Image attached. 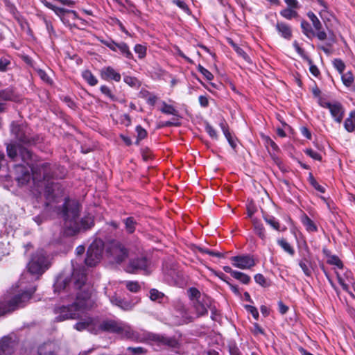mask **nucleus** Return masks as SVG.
<instances>
[{"label": "nucleus", "instance_id": "f257e3e1", "mask_svg": "<svg viewBox=\"0 0 355 355\" xmlns=\"http://www.w3.org/2000/svg\"><path fill=\"white\" fill-rule=\"evenodd\" d=\"M74 288L76 291L75 301L71 304L55 306V320L62 322L69 319L78 318L84 311L94 306L95 302L92 298V289L86 284L87 277L84 272H75L73 276Z\"/></svg>", "mask_w": 355, "mask_h": 355}, {"label": "nucleus", "instance_id": "f03ea898", "mask_svg": "<svg viewBox=\"0 0 355 355\" xmlns=\"http://www.w3.org/2000/svg\"><path fill=\"white\" fill-rule=\"evenodd\" d=\"M19 155L21 159L31 168L33 180L38 184H40L38 187L44 186V196L48 200L47 205L52 202H58L59 198L63 196L64 191L59 183L49 182L50 179L54 177L51 165L45 162L32 163L33 159L32 153L22 146L19 149Z\"/></svg>", "mask_w": 355, "mask_h": 355}, {"label": "nucleus", "instance_id": "7ed1b4c3", "mask_svg": "<svg viewBox=\"0 0 355 355\" xmlns=\"http://www.w3.org/2000/svg\"><path fill=\"white\" fill-rule=\"evenodd\" d=\"M80 212V204L76 200L65 199L63 204L62 215L64 220V232L67 236H73L81 229L87 230L94 225V220L91 216L83 218L78 221Z\"/></svg>", "mask_w": 355, "mask_h": 355}, {"label": "nucleus", "instance_id": "20e7f679", "mask_svg": "<svg viewBox=\"0 0 355 355\" xmlns=\"http://www.w3.org/2000/svg\"><path fill=\"white\" fill-rule=\"evenodd\" d=\"M35 291V288H31L21 294L12 297L6 302L0 303V315L10 313L15 310L24 307L26 302L31 299V295Z\"/></svg>", "mask_w": 355, "mask_h": 355}, {"label": "nucleus", "instance_id": "39448f33", "mask_svg": "<svg viewBox=\"0 0 355 355\" xmlns=\"http://www.w3.org/2000/svg\"><path fill=\"white\" fill-rule=\"evenodd\" d=\"M99 329L103 331L109 333L118 334L127 338H133L134 331L128 324L114 320H104L98 327Z\"/></svg>", "mask_w": 355, "mask_h": 355}, {"label": "nucleus", "instance_id": "423d86ee", "mask_svg": "<svg viewBox=\"0 0 355 355\" xmlns=\"http://www.w3.org/2000/svg\"><path fill=\"white\" fill-rule=\"evenodd\" d=\"M49 268V261L43 250L37 251L28 264V271L33 275H41Z\"/></svg>", "mask_w": 355, "mask_h": 355}, {"label": "nucleus", "instance_id": "0eeeda50", "mask_svg": "<svg viewBox=\"0 0 355 355\" xmlns=\"http://www.w3.org/2000/svg\"><path fill=\"white\" fill-rule=\"evenodd\" d=\"M103 242L100 239L94 241L87 252V257L85 259V263L89 266H94L98 263L102 258L103 252Z\"/></svg>", "mask_w": 355, "mask_h": 355}, {"label": "nucleus", "instance_id": "6e6552de", "mask_svg": "<svg viewBox=\"0 0 355 355\" xmlns=\"http://www.w3.org/2000/svg\"><path fill=\"white\" fill-rule=\"evenodd\" d=\"M107 254L110 261L116 263H121L128 255L127 249L118 241L110 243L107 248Z\"/></svg>", "mask_w": 355, "mask_h": 355}, {"label": "nucleus", "instance_id": "1a4fd4ad", "mask_svg": "<svg viewBox=\"0 0 355 355\" xmlns=\"http://www.w3.org/2000/svg\"><path fill=\"white\" fill-rule=\"evenodd\" d=\"M234 266L241 269H249L255 265V261L251 255L234 256L231 258Z\"/></svg>", "mask_w": 355, "mask_h": 355}, {"label": "nucleus", "instance_id": "9d476101", "mask_svg": "<svg viewBox=\"0 0 355 355\" xmlns=\"http://www.w3.org/2000/svg\"><path fill=\"white\" fill-rule=\"evenodd\" d=\"M15 179L19 186H24L30 181L31 173L24 165H16L15 166Z\"/></svg>", "mask_w": 355, "mask_h": 355}, {"label": "nucleus", "instance_id": "9b49d317", "mask_svg": "<svg viewBox=\"0 0 355 355\" xmlns=\"http://www.w3.org/2000/svg\"><path fill=\"white\" fill-rule=\"evenodd\" d=\"M211 300L207 295L202 297V299L198 300L193 302V306L198 316H202L207 314V309L210 306Z\"/></svg>", "mask_w": 355, "mask_h": 355}, {"label": "nucleus", "instance_id": "f8f14e48", "mask_svg": "<svg viewBox=\"0 0 355 355\" xmlns=\"http://www.w3.org/2000/svg\"><path fill=\"white\" fill-rule=\"evenodd\" d=\"M59 345L55 342H48L40 345L37 349L38 355H58Z\"/></svg>", "mask_w": 355, "mask_h": 355}, {"label": "nucleus", "instance_id": "ddd939ff", "mask_svg": "<svg viewBox=\"0 0 355 355\" xmlns=\"http://www.w3.org/2000/svg\"><path fill=\"white\" fill-rule=\"evenodd\" d=\"M148 266V261L146 257H140L130 260L126 268L128 272L133 273L139 270H146Z\"/></svg>", "mask_w": 355, "mask_h": 355}, {"label": "nucleus", "instance_id": "4468645a", "mask_svg": "<svg viewBox=\"0 0 355 355\" xmlns=\"http://www.w3.org/2000/svg\"><path fill=\"white\" fill-rule=\"evenodd\" d=\"M149 338L159 345H166L171 347H177L179 345L178 341L174 337H167L159 334H150Z\"/></svg>", "mask_w": 355, "mask_h": 355}, {"label": "nucleus", "instance_id": "2eb2a0df", "mask_svg": "<svg viewBox=\"0 0 355 355\" xmlns=\"http://www.w3.org/2000/svg\"><path fill=\"white\" fill-rule=\"evenodd\" d=\"M15 345V342L10 338L3 337L0 340V355H11Z\"/></svg>", "mask_w": 355, "mask_h": 355}, {"label": "nucleus", "instance_id": "dca6fc26", "mask_svg": "<svg viewBox=\"0 0 355 355\" xmlns=\"http://www.w3.org/2000/svg\"><path fill=\"white\" fill-rule=\"evenodd\" d=\"M101 76L105 80H114L119 82L121 80V74L114 70L112 67H106L101 69Z\"/></svg>", "mask_w": 355, "mask_h": 355}, {"label": "nucleus", "instance_id": "f3484780", "mask_svg": "<svg viewBox=\"0 0 355 355\" xmlns=\"http://www.w3.org/2000/svg\"><path fill=\"white\" fill-rule=\"evenodd\" d=\"M329 111L335 121L340 123L343 118L344 110L340 103H335L331 106Z\"/></svg>", "mask_w": 355, "mask_h": 355}, {"label": "nucleus", "instance_id": "a211bd4d", "mask_svg": "<svg viewBox=\"0 0 355 355\" xmlns=\"http://www.w3.org/2000/svg\"><path fill=\"white\" fill-rule=\"evenodd\" d=\"M275 27L282 37L286 40H291L292 37V31L288 24L284 22H277Z\"/></svg>", "mask_w": 355, "mask_h": 355}, {"label": "nucleus", "instance_id": "6ab92c4d", "mask_svg": "<svg viewBox=\"0 0 355 355\" xmlns=\"http://www.w3.org/2000/svg\"><path fill=\"white\" fill-rule=\"evenodd\" d=\"M252 224L254 233L265 242L267 239V234L263 224L257 219H252Z\"/></svg>", "mask_w": 355, "mask_h": 355}, {"label": "nucleus", "instance_id": "aec40b11", "mask_svg": "<svg viewBox=\"0 0 355 355\" xmlns=\"http://www.w3.org/2000/svg\"><path fill=\"white\" fill-rule=\"evenodd\" d=\"M110 302L113 305L116 306L124 311H130L132 309V305L130 302L125 301L116 295L110 297Z\"/></svg>", "mask_w": 355, "mask_h": 355}, {"label": "nucleus", "instance_id": "412c9836", "mask_svg": "<svg viewBox=\"0 0 355 355\" xmlns=\"http://www.w3.org/2000/svg\"><path fill=\"white\" fill-rule=\"evenodd\" d=\"M263 218L266 223L274 230L277 231H284L286 230L285 227L282 228L279 220L275 217L264 214Z\"/></svg>", "mask_w": 355, "mask_h": 355}, {"label": "nucleus", "instance_id": "4be33fe9", "mask_svg": "<svg viewBox=\"0 0 355 355\" xmlns=\"http://www.w3.org/2000/svg\"><path fill=\"white\" fill-rule=\"evenodd\" d=\"M344 127L349 132H355V111L351 112L345 120Z\"/></svg>", "mask_w": 355, "mask_h": 355}, {"label": "nucleus", "instance_id": "5701e85b", "mask_svg": "<svg viewBox=\"0 0 355 355\" xmlns=\"http://www.w3.org/2000/svg\"><path fill=\"white\" fill-rule=\"evenodd\" d=\"M53 11L58 16L60 17V18L61 19V20L63 22H64V15L66 13L71 14L72 15L73 19L78 18L77 12L74 10H67V9H64L62 8H59V7L55 6V8L53 9Z\"/></svg>", "mask_w": 355, "mask_h": 355}, {"label": "nucleus", "instance_id": "b1692460", "mask_svg": "<svg viewBox=\"0 0 355 355\" xmlns=\"http://www.w3.org/2000/svg\"><path fill=\"white\" fill-rule=\"evenodd\" d=\"M301 220L308 232H313L318 230L317 226L314 222L307 215L304 214L302 216Z\"/></svg>", "mask_w": 355, "mask_h": 355}, {"label": "nucleus", "instance_id": "393cba45", "mask_svg": "<svg viewBox=\"0 0 355 355\" xmlns=\"http://www.w3.org/2000/svg\"><path fill=\"white\" fill-rule=\"evenodd\" d=\"M94 324V320L92 318H87L84 321H80L75 324L74 328L79 331H82L85 329H88L92 331L90 327Z\"/></svg>", "mask_w": 355, "mask_h": 355}, {"label": "nucleus", "instance_id": "a878e982", "mask_svg": "<svg viewBox=\"0 0 355 355\" xmlns=\"http://www.w3.org/2000/svg\"><path fill=\"white\" fill-rule=\"evenodd\" d=\"M21 146L16 145L13 144H8L6 146V151L8 156L14 160L19 154V149H21Z\"/></svg>", "mask_w": 355, "mask_h": 355}, {"label": "nucleus", "instance_id": "bb28decb", "mask_svg": "<svg viewBox=\"0 0 355 355\" xmlns=\"http://www.w3.org/2000/svg\"><path fill=\"white\" fill-rule=\"evenodd\" d=\"M188 295L189 299L192 301V303L194 301H197L198 300H200L202 297L207 296L205 294H201L200 292L194 287L190 288L188 291Z\"/></svg>", "mask_w": 355, "mask_h": 355}, {"label": "nucleus", "instance_id": "cd10ccee", "mask_svg": "<svg viewBox=\"0 0 355 355\" xmlns=\"http://www.w3.org/2000/svg\"><path fill=\"white\" fill-rule=\"evenodd\" d=\"M82 76L87 83L91 86H95L98 83L97 78L92 74L89 70H85Z\"/></svg>", "mask_w": 355, "mask_h": 355}, {"label": "nucleus", "instance_id": "c85d7f7f", "mask_svg": "<svg viewBox=\"0 0 355 355\" xmlns=\"http://www.w3.org/2000/svg\"><path fill=\"white\" fill-rule=\"evenodd\" d=\"M277 243L279 245V246L289 255L293 256L295 254V250L290 245L288 242L284 239H280L277 241Z\"/></svg>", "mask_w": 355, "mask_h": 355}, {"label": "nucleus", "instance_id": "c756f323", "mask_svg": "<svg viewBox=\"0 0 355 355\" xmlns=\"http://www.w3.org/2000/svg\"><path fill=\"white\" fill-rule=\"evenodd\" d=\"M228 44L232 46L234 50L236 52V53L242 57L245 60L249 59L247 53L240 47L232 39H227Z\"/></svg>", "mask_w": 355, "mask_h": 355}, {"label": "nucleus", "instance_id": "7c9ffc66", "mask_svg": "<svg viewBox=\"0 0 355 355\" xmlns=\"http://www.w3.org/2000/svg\"><path fill=\"white\" fill-rule=\"evenodd\" d=\"M117 49L119 50L121 53L123 54L126 58H128V59L133 58V55L131 53V51H130L128 46L125 43H124V42L119 43L118 46H117Z\"/></svg>", "mask_w": 355, "mask_h": 355}, {"label": "nucleus", "instance_id": "2f4dec72", "mask_svg": "<svg viewBox=\"0 0 355 355\" xmlns=\"http://www.w3.org/2000/svg\"><path fill=\"white\" fill-rule=\"evenodd\" d=\"M324 252L328 257L327 263L330 265H334L338 267V268L342 269L343 268V264L342 261L339 259V257L336 255H328L326 253V251L324 250Z\"/></svg>", "mask_w": 355, "mask_h": 355}, {"label": "nucleus", "instance_id": "473e14b6", "mask_svg": "<svg viewBox=\"0 0 355 355\" xmlns=\"http://www.w3.org/2000/svg\"><path fill=\"white\" fill-rule=\"evenodd\" d=\"M220 127L230 145L232 146V148H235L236 146V144L232 136L231 135V133L229 132L228 129L226 128L223 123H220Z\"/></svg>", "mask_w": 355, "mask_h": 355}, {"label": "nucleus", "instance_id": "72a5a7b5", "mask_svg": "<svg viewBox=\"0 0 355 355\" xmlns=\"http://www.w3.org/2000/svg\"><path fill=\"white\" fill-rule=\"evenodd\" d=\"M125 230L128 233H132L135 230V226L137 224L136 220L133 217H128L124 220Z\"/></svg>", "mask_w": 355, "mask_h": 355}, {"label": "nucleus", "instance_id": "f704fd0d", "mask_svg": "<svg viewBox=\"0 0 355 355\" xmlns=\"http://www.w3.org/2000/svg\"><path fill=\"white\" fill-rule=\"evenodd\" d=\"M301 28L302 29V32L304 35H306L308 37H311L315 36V32L312 30L310 24L306 21L303 20L301 22Z\"/></svg>", "mask_w": 355, "mask_h": 355}, {"label": "nucleus", "instance_id": "c9c22d12", "mask_svg": "<svg viewBox=\"0 0 355 355\" xmlns=\"http://www.w3.org/2000/svg\"><path fill=\"white\" fill-rule=\"evenodd\" d=\"M280 15L286 19H291L297 17L296 10L291 8H285L280 11Z\"/></svg>", "mask_w": 355, "mask_h": 355}, {"label": "nucleus", "instance_id": "e433bc0d", "mask_svg": "<svg viewBox=\"0 0 355 355\" xmlns=\"http://www.w3.org/2000/svg\"><path fill=\"white\" fill-rule=\"evenodd\" d=\"M307 16L311 21L312 24L316 31H320L322 29V24L320 21L313 12H309Z\"/></svg>", "mask_w": 355, "mask_h": 355}, {"label": "nucleus", "instance_id": "4c0bfd02", "mask_svg": "<svg viewBox=\"0 0 355 355\" xmlns=\"http://www.w3.org/2000/svg\"><path fill=\"white\" fill-rule=\"evenodd\" d=\"M233 277L244 284H248L251 279L249 275L239 271L234 272Z\"/></svg>", "mask_w": 355, "mask_h": 355}, {"label": "nucleus", "instance_id": "58836bf2", "mask_svg": "<svg viewBox=\"0 0 355 355\" xmlns=\"http://www.w3.org/2000/svg\"><path fill=\"white\" fill-rule=\"evenodd\" d=\"M342 81L346 87H350L354 80V76L351 71H348L345 73H342Z\"/></svg>", "mask_w": 355, "mask_h": 355}, {"label": "nucleus", "instance_id": "ea45409f", "mask_svg": "<svg viewBox=\"0 0 355 355\" xmlns=\"http://www.w3.org/2000/svg\"><path fill=\"white\" fill-rule=\"evenodd\" d=\"M150 298L153 301H158L161 302V300L164 298V295L163 293L159 291L157 289L153 288L150 291Z\"/></svg>", "mask_w": 355, "mask_h": 355}, {"label": "nucleus", "instance_id": "a19ab883", "mask_svg": "<svg viewBox=\"0 0 355 355\" xmlns=\"http://www.w3.org/2000/svg\"><path fill=\"white\" fill-rule=\"evenodd\" d=\"M161 112L166 114L178 115V111L173 107V106L168 105L166 103H163Z\"/></svg>", "mask_w": 355, "mask_h": 355}, {"label": "nucleus", "instance_id": "79ce46f5", "mask_svg": "<svg viewBox=\"0 0 355 355\" xmlns=\"http://www.w3.org/2000/svg\"><path fill=\"white\" fill-rule=\"evenodd\" d=\"M123 80L132 87H139L140 86L139 81L135 77L125 76L123 78Z\"/></svg>", "mask_w": 355, "mask_h": 355}, {"label": "nucleus", "instance_id": "37998d69", "mask_svg": "<svg viewBox=\"0 0 355 355\" xmlns=\"http://www.w3.org/2000/svg\"><path fill=\"white\" fill-rule=\"evenodd\" d=\"M14 94L12 90L5 89L0 92L1 101H12L13 100Z\"/></svg>", "mask_w": 355, "mask_h": 355}, {"label": "nucleus", "instance_id": "c03bdc74", "mask_svg": "<svg viewBox=\"0 0 355 355\" xmlns=\"http://www.w3.org/2000/svg\"><path fill=\"white\" fill-rule=\"evenodd\" d=\"M305 60L307 61L309 65V71L311 74L315 77H318L320 75V71L318 68L315 64H313V62L310 58L305 57Z\"/></svg>", "mask_w": 355, "mask_h": 355}, {"label": "nucleus", "instance_id": "a18cd8bd", "mask_svg": "<svg viewBox=\"0 0 355 355\" xmlns=\"http://www.w3.org/2000/svg\"><path fill=\"white\" fill-rule=\"evenodd\" d=\"M308 262L309 261L306 259H304L300 261L299 266L302 268L305 275L311 276V270L309 268L308 266Z\"/></svg>", "mask_w": 355, "mask_h": 355}, {"label": "nucleus", "instance_id": "49530a36", "mask_svg": "<svg viewBox=\"0 0 355 355\" xmlns=\"http://www.w3.org/2000/svg\"><path fill=\"white\" fill-rule=\"evenodd\" d=\"M125 286L128 291L133 293H137L141 288L137 282H126Z\"/></svg>", "mask_w": 355, "mask_h": 355}, {"label": "nucleus", "instance_id": "de8ad7c7", "mask_svg": "<svg viewBox=\"0 0 355 355\" xmlns=\"http://www.w3.org/2000/svg\"><path fill=\"white\" fill-rule=\"evenodd\" d=\"M134 50L140 59L144 58L146 55V47L141 44H136Z\"/></svg>", "mask_w": 355, "mask_h": 355}, {"label": "nucleus", "instance_id": "09e8293b", "mask_svg": "<svg viewBox=\"0 0 355 355\" xmlns=\"http://www.w3.org/2000/svg\"><path fill=\"white\" fill-rule=\"evenodd\" d=\"M333 65L340 74L343 73L345 69V64L340 59H334L333 61Z\"/></svg>", "mask_w": 355, "mask_h": 355}, {"label": "nucleus", "instance_id": "8fccbe9b", "mask_svg": "<svg viewBox=\"0 0 355 355\" xmlns=\"http://www.w3.org/2000/svg\"><path fill=\"white\" fill-rule=\"evenodd\" d=\"M309 183L318 191H320V193H324L325 191V189L323 187L320 186L318 182L316 181V180L314 178V177L310 174L309 177Z\"/></svg>", "mask_w": 355, "mask_h": 355}, {"label": "nucleus", "instance_id": "3c124183", "mask_svg": "<svg viewBox=\"0 0 355 355\" xmlns=\"http://www.w3.org/2000/svg\"><path fill=\"white\" fill-rule=\"evenodd\" d=\"M254 281L258 284L261 285L263 287H267L269 286V284L266 279L262 274H257L254 275Z\"/></svg>", "mask_w": 355, "mask_h": 355}, {"label": "nucleus", "instance_id": "603ef678", "mask_svg": "<svg viewBox=\"0 0 355 355\" xmlns=\"http://www.w3.org/2000/svg\"><path fill=\"white\" fill-rule=\"evenodd\" d=\"M136 132L137 135V144H139V141L144 139L147 135L146 130L143 128L141 125L136 127Z\"/></svg>", "mask_w": 355, "mask_h": 355}, {"label": "nucleus", "instance_id": "864d4df0", "mask_svg": "<svg viewBox=\"0 0 355 355\" xmlns=\"http://www.w3.org/2000/svg\"><path fill=\"white\" fill-rule=\"evenodd\" d=\"M304 152L307 155L315 160L320 161L322 159L321 155L311 148H307L304 150Z\"/></svg>", "mask_w": 355, "mask_h": 355}, {"label": "nucleus", "instance_id": "5fc2aeb1", "mask_svg": "<svg viewBox=\"0 0 355 355\" xmlns=\"http://www.w3.org/2000/svg\"><path fill=\"white\" fill-rule=\"evenodd\" d=\"M245 308L248 311H249L252 315L253 318L255 320L259 319V314L256 307L251 305H245Z\"/></svg>", "mask_w": 355, "mask_h": 355}, {"label": "nucleus", "instance_id": "6e6d98bb", "mask_svg": "<svg viewBox=\"0 0 355 355\" xmlns=\"http://www.w3.org/2000/svg\"><path fill=\"white\" fill-rule=\"evenodd\" d=\"M101 42L107 46L109 49H110L113 51H117V46L119 43H116L115 42L112 40H102Z\"/></svg>", "mask_w": 355, "mask_h": 355}, {"label": "nucleus", "instance_id": "4d7b16f0", "mask_svg": "<svg viewBox=\"0 0 355 355\" xmlns=\"http://www.w3.org/2000/svg\"><path fill=\"white\" fill-rule=\"evenodd\" d=\"M205 130L212 139H217L218 135L216 131L211 125L207 123L205 126Z\"/></svg>", "mask_w": 355, "mask_h": 355}, {"label": "nucleus", "instance_id": "13d9d810", "mask_svg": "<svg viewBox=\"0 0 355 355\" xmlns=\"http://www.w3.org/2000/svg\"><path fill=\"white\" fill-rule=\"evenodd\" d=\"M101 92L112 100H115L114 96L112 94L110 89L106 85H102L100 88Z\"/></svg>", "mask_w": 355, "mask_h": 355}, {"label": "nucleus", "instance_id": "bf43d9fd", "mask_svg": "<svg viewBox=\"0 0 355 355\" xmlns=\"http://www.w3.org/2000/svg\"><path fill=\"white\" fill-rule=\"evenodd\" d=\"M264 140H265L266 145L267 146H270L272 148V149L275 151H277L279 150L278 146L269 137H264Z\"/></svg>", "mask_w": 355, "mask_h": 355}, {"label": "nucleus", "instance_id": "052dcab7", "mask_svg": "<svg viewBox=\"0 0 355 355\" xmlns=\"http://www.w3.org/2000/svg\"><path fill=\"white\" fill-rule=\"evenodd\" d=\"M334 42V40H332L331 42L327 43L326 46H324V45L318 46V49H321L324 53H326L327 55H329L331 53V51L329 49V46H331V44Z\"/></svg>", "mask_w": 355, "mask_h": 355}, {"label": "nucleus", "instance_id": "680f3d73", "mask_svg": "<svg viewBox=\"0 0 355 355\" xmlns=\"http://www.w3.org/2000/svg\"><path fill=\"white\" fill-rule=\"evenodd\" d=\"M284 1L288 6V8L295 10L299 8V4L297 0H284Z\"/></svg>", "mask_w": 355, "mask_h": 355}, {"label": "nucleus", "instance_id": "e2e57ef3", "mask_svg": "<svg viewBox=\"0 0 355 355\" xmlns=\"http://www.w3.org/2000/svg\"><path fill=\"white\" fill-rule=\"evenodd\" d=\"M10 64V61L4 58L0 59V71H6L8 65Z\"/></svg>", "mask_w": 355, "mask_h": 355}, {"label": "nucleus", "instance_id": "0e129e2a", "mask_svg": "<svg viewBox=\"0 0 355 355\" xmlns=\"http://www.w3.org/2000/svg\"><path fill=\"white\" fill-rule=\"evenodd\" d=\"M198 101L200 105L203 107H207L209 105V100L205 96H200Z\"/></svg>", "mask_w": 355, "mask_h": 355}, {"label": "nucleus", "instance_id": "69168bd1", "mask_svg": "<svg viewBox=\"0 0 355 355\" xmlns=\"http://www.w3.org/2000/svg\"><path fill=\"white\" fill-rule=\"evenodd\" d=\"M317 31L316 33H315V36H316L318 40L324 41L327 38V35L324 31L320 30Z\"/></svg>", "mask_w": 355, "mask_h": 355}, {"label": "nucleus", "instance_id": "338daca9", "mask_svg": "<svg viewBox=\"0 0 355 355\" xmlns=\"http://www.w3.org/2000/svg\"><path fill=\"white\" fill-rule=\"evenodd\" d=\"M229 353L230 355H241L239 349L235 345L229 347Z\"/></svg>", "mask_w": 355, "mask_h": 355}, {"label": "nucleus", "instance_id": "774afa93", "mask_svg": "<svg viewBox=\"0 0 355 355\" xmlns=\"http://www.w3.org/2000/svg\"><path fill=\"white\" fill-rule=\"evenodd\" d=\"M37 73L39 75V76L40 77V78L42 80H43L44 81L46 82V83H49L50 81V78L49 77V76L46 73V72L42 69H40L38 71H37Z\"/></svg>", "mask_w": 355, "mask_h": 355}]
</instances>
